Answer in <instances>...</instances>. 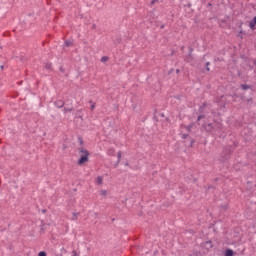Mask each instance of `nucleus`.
Returning a JSON list of instances; mask_svg holds the SVG:
<instances>
[{
  "label": "nucleus",
  "mask_w": 256,
  "mask_h": 256,
  "mask_svg": "<svg viewBox=\"0 0 256 256\" xmlns=\"http://www.w3.org/2000/svg\"><path fill=\"white\" fill-rule=\"evenodd\" d=\"M90 109H91V111H93V109H95V104H92Z\"/></svg>",
  "instance_id": "nucleus-22"
},
{
  "label": "nucleus",
  "mask_w": 256,
  "mask_h": 256,
  "mask_svg": "<svg viewBox=\"0 0 256 256\" xmlns=\"http://www.w3.org/2000/svg\"><path fill=\"white\" fill-rule=\"evenodd\" d=\"M100 195H102V197H107V190H101Z\"/></svg>",
  "instance_id": "nucleus-13"
},
{
  "label": "nucleus",
  "mask_w": 256,
  "mask_h": 256,
  "mask_svg": "<svg viewBox=\"0 0 256 256\" xmlns=\"http://www.w3.org/2000/svg\"><path fill=\"white\" fill-rule=\"evenodd\" d=\"M176 73H180V70H179V69H176Z\"/></svg>",
  "instance_id": "nucleus-25"
},
{
  "label": "nucleus",
  "mask_w": 256,
  "mask_h": 256,
  "mask_svg": "<svg viewBox=\"0 0 256 256\" xmlns=\"http://www.w3.org/2000/svg\"><path fill=\"white\" fill-rule=\"evenodd\" d=\"M191 125L190 126H187V131H191Z\"/></svg>",
  "instance_id": "nucleus-23"
},
{
  "label": "nucleus",
  "mask_w": 256,
  "mask_h": 256,
  "mask_svg": "<svg viewBox=\"0 0 256 256\" xmlns=\"http://www.w3.org/2000/svg\"><path fill=\"white\" fill-rule=\"evenodd\" d=\"M96 183H97V185H103V177L98 176L97 179H96Z\"/></svg>",
  "instance_id": "nucleus-6"
},
{
  "label": "nucleus",
  "mask_w": 256,
  "mask_h": 256,
  "mask_svg": "<svg viewBox=\"0 0 256 256\" xmlns=\"http://www.w3.org/2000/svg\"><path fill=\"white\" fill-rule=\"evenodd\" d=\"M224 209H227V206H224Z\"/></svg>",
  "instance_id": "nucleus-30"
},
{
  "label": "nucleus",
  "mask_w": 256,
  "mask_h": 256,
  "mask_svg": "<svg viewBox=\"0 0 256 256\" xmlns=\"http://www.w3.org/2000/svg\"><path fill=\"white\" fill-rule=\"evenodd\" d=\"M72 215V221H77V216L79 215V213L74 212Z\"/></svg>",
  "instance_id": "nucleus-14"
},
{
  "label": "nucleus",
  "mask_w": 256,
  "mask_h": 256,
  "mask_svg": "<svg viewBox=\"0 0 256 256\" xmlns=\"http://www.w3.org/2000/svg\"><path fill=\"white\" fill-rule=\"evenodd\" d=\"M107 154H108L110 157H114V155H115V149L109 148L108 151H107Z\"/></svg>",
  "instance_id": "nucleus-5"
},
{
  "label": "nucleus",
  "mask_w": 256,
  "mask_h": 256,
  "mask_svg": "<svg viewBox=\"0 0 256 256\" xmlns=\"http://www.w3.org/2000/svg\"><path fill=\"white\" fill-rule=\"evenodd\" d=\"M191 143H195V141L192 140Z\"/></svg>",
  "instance_id": "nucleus-29"
},
{
  "label": "nucleus",
  "mask_w": 256,
  "mask_h": 256,
  "mask_svg": "<svg viewBox=\"0 0 256 256\" xmlns=\"http://www.w3.org/2000/svg\"><path fill=\"white\" fill-rule=\"evenodd\" d=\"M4 66H0L1 69H3Z\"/></svg>",
  "instance_id": "nucleus-28"
},
{
  "label": "nucleus",
  "mask_w": 256,
  "mask_h": 256,
  "mask_svg": "<svg viewBox=\"0 0 256 256\" xmlns=\"http://www.w3.org/2000/svg\"><path fill=\"white\" fill-rule=\"evenodd\" d=\"M209 65H211L210 62H206V71H211V69L209 68Z\"/></svg>",
  "instance_id": "nucleus-16"
},
{
  "label": "nucleus",
  "mask_w": 256,
  "mask_h": 256,
  "mask_svg": "<svg viewBox=\"0 0 256 256\" xmlns=\"http://www.w3.org/2000/svg\"><path fill=\"white\" fill-rule=\"evenodd\" d=\"M206 105H207V104L204 103V104H203V107H206Z\"/></svg>",
  "instance_id": "nucleus-26"
},
{
  "label": "nucleus",
  "mask_w": 256,
  "mask_h": 256,
  "mask_svg": "<svg viewBox=\"0 0 256 256\" xmlns=\"http://www.w3.org/2000/svg\"><path fill=\"white\" fill-rule=\"evenodd\" d=\"M121 155H122V153H121V151H119L117 153L118 160H117V163L115 164V167H117V165H119V163H121Z\"/></svg>",
  "instance_id": "nucleus-8"
},
{
  "label": "nucleus",
  "mask_w": 256,
  "mask_h": 256,
  "mask_svg": "<svg viewBox=\"0 0 256 256\" xmlns=\"http://www.w3.org/2000/svg\"><path fill=\"white\" fill-rule=\"evenodd\" d=\"M107 61H109V57L103 56V57L101 58V63H107Z\"/></svg>",
  "instance_id": "nucleus-11"
},
{
  "label": "nucleus",
  "mask_w": 256,
  "mask_h": 256,
  "mask_svg": "<svg viewBox=\"0 0 256 256\" xmlns=\"http://www.w3.org/2000/svg\"><path fill=\"white\" fill-rule=\"evenodd\" d=\"M241 89H243V91H247V89H251V86L247 85V84H241Z\"/></svg>",
  "instance_id": "nucleus-10"
},
{
  "label": "nucleus",
  "mask_w": 256,
  "mask_h": 256,
  "mask_svg": "<svg viewBox=\"0 0 256 256\" xmlns=\"http://www.w3.org/2000/svg\"><path fill=\"white\" fill-rule=\"evenodd\" d=\"M233 254H234V252H233L232 249H227V250L225 251L224 256H233Z\"/></svg>",
  "instance_id": "nucleus-7"
},
{
  "label": "nucleus",
  "mask_w": 256,
  "mask_h": 256,
  "mask_svg": "<svg viewBox=\"0 0 256 256\" xmlns=\"http://www.w3.org/2000/svg\"><path fill=\"white\" fill-rule=\"evenodd\" d=\"M54 105L56 107H58V109H61L62 107L65 106V102L63 100H57V101L54 102Z\"/></svg>",
  "instance_id": "nucleus-3"
},
{
  "label": "nucleus",
  "mask_w": 256,
  "mask_h": 256,
  "mask_svg": "<svg viewBox=\"0 0 256 256\" xmlns=\"http://www.w3.org/2000/svg\"><path fill=\"white\" fill-rule=\"evenodd\" d=\"M157 1H159V0H152L151 5H155V3H157Z\"/></svg>",
  "instance_id": "nucleus-21"
},
{
  "label": "nucleus",
  "mask_w": 256,
  "mask_h": 256,
  "mask_svg": "<svg viewBox=\"0 0 256 256\" xmlns=\"http://www.w3.org/2000/svg\"><path fill=\"white\" fill-rule=\"evenodd\" d=\"M256 25V16L249 22L250 29L254 30Z\"/></svg>",
  "instance_id": "nucleus-4"
},
{
  "label": "nucleus",
  "mask_w": 256,
  "mask_h": 256,
  "mask_svg": "<svg viewBox=\"0 0 256 256\" xmlns=\"http://www.w3.org/2000/svg\"><path fill=\"white\" fill-rule=\"evenodd\" d=\"M60 71H61V73H65V68H63V66H61Z\"/></svg>",
  "instance_id": "nucleus-20"
},
{
  "label": "nucleus",
  "mask_w": 256,
  "mask_h": 256,
  "mask_svg": "<svg viewBox=\"0 0 256 256\" xmlns=\"http://www.w3.org/2000/svg\"><path fill=\"white\" fill-rule=\"evenodd\" d=\"M71 111H73V107H71V108L65 107L64 108V113H71Z\"/></svg>",
  "instance_id": "nucleus-12"
},
{
  "label": "nucleus",
  "mask_w": 256,
  "mask_h": 256,
  "mask_svg": "<svg viewBox=\"0 0 256 256\" xmlns=\"http://www.w3.org/2000/svg\"><path fill=\"white\" fill-rule=\"evenodd\" d=\"M71 45H73V41H71V40H66L64 42V47H71Z\"/></svg>",
  "instance_id": "nucleus-9"
},
{
  "label": "nucleus",
  "mask_w": 256,
  "mask_h": 256,
  "mask_svg": "<svg viewBox=\"0 0 256 256\" xmlns=\"http://www.w3.org/2000/svg\"><path fill=\"white\" fill-rule=\"evenodd\" d=\"M205 118V116L204 115H200V116H198V119H197V121H201L202 119H204Z\"/></svg>",
  "instance_id": "nucleus-17"
},
{
  "label": "nucleus",
  "mask_w": 256,
  "mask_h": 256,
  "mask_svg": "<svg viewBox=\"0 0 256 256\" xmlns=\"http://www.w3.org/2000/svg\"><path fill=\"white\" fill-rule=\"evenodd\" d=\"M72 256H79V255L77 254V251H76V250H73V251H72Z\"/></svg>",
  "instance_id": "nucleus-18"
},
{
  "label": "nucleus",
  "mask_w": 256,
  "mask_h": 256,
  "mask_svg": "<svg viewBox=\"0 0 256 256\" xmlns=\"http://www.w3.org/2000/svg\"><path fill=\"white\" fill-rule=\"evenodd\" d=\"M187 137H189V134H183L182 135V139H187Z\"/></svg>",
  "instance_id": "nucleus-19"
},
{
  "label": "nucleus",
  "mask_w": 256,
  "mask_h": 256,
  "mask_svg": "<svg viewBox=\"0 0 256 256\" xmlns=\"http://www.w3.org/2000/svg\"><path fill=\"white\" fill-rule=\"evenodd\" d=\"M89 103H93V101H90Z\"/></svg>",
  "instance_id": "nucleus-31"
},
{
  "label": "nucleus",
  "mask_w": 256,
  "mask_h": 256,
  "mask_svg": "<svg viewBox=\"0 0 256 256\" xmlns=\"http://www.w3.org/2000/svg\"><path fill=\"white\" fill-rule=\"evenodd\" d=\"M80 159L78 160V165H83V163H87L89 161V151L81 148L79 149Z\"/></svg>",
  "instance_id": "nucleus-2"
},
{
  "label": "nucleus",
  "mask_w": 256,
  "mask_h": 256,
  "mask_svg": "<svg viewBox=\"0 0 256 256\" xmlns=\"http://www.w3.org/2000/svg\"><path fill=\"white\" fill-rule=\"evenodd\" d=\"M203 127L207 133H212V135H217L218 131L222 129V125L219 122L204 124Z\"/></svg>",
  "instance_id": "nucleus-1"
},
{
  "label": "nucleus",
  "mask_w": 256,
  "mask_h": 256,
  "mask_svg": "<svg viewBox=\"0 0 256 256\" xmlns=\"http://www.w3.org/2000/svg\"><path fill=\"white\" fill-rule=\"evenodd\" d=\"M50 68H51V65L48 66V69H50Z\"/></svg>",
  "instance_id": "nucleus-27"
},
{
  "label": "nucleus",
  "mask_w": 256,
  "mask_h": 256,
  "mask_svg": "<svg viewBox=\"0 0 256 256\" xmlns=\"http://www.w3.org/2000/svg\"><path fill=\"white\" fill-rule=\"evenodd\" d=\"M38 256H47V252L41 251L38 253Z\"/></svg>",
  "instance_id": "nucleus-15"
},
{
  "label": "nucleus",
  "mask_w": 256,
  "mask_h": 256,
  "mask_svg": "<svg viewBox=\"0 0 256 256\" xmlns=\"http://www.w3.org/2000/svg\"><path fill=\"white\" fill-rule=\"evenodd\" d=\"M125 167H129V162H126V163H125Z\"/></svg>",
  "instance_id": "nucleus-24"
}]
</instances>
